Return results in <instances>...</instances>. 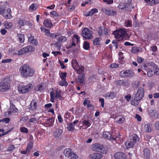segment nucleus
Instances as JSON below:
<instances>
[{
  "mask_svg": "<svg viewBox=\"0 0 159 159\" xmlns=\"http://www.w3.org/2000/svg\"><path fill=\"white\" fill-rule=\"evenodd\" d=\"M130 139L134 144L139 142V138L136 134H133L130 136L129 137Z\"/></svg>",
  "mask_w": 159,
  "mask_h": 159,
  "instance_id": "22",
  "label": "nucleus"
},
{
  "mask_svg": "<svg viewBox=\"0 0 159 159\" xmlns=\"http://www.w3.org/2000/svg\"><path fill=\"white\" fill-rule=\"evenodd\" d=\"M133 72L132 70H127L125 71H121L120 73V75L122 77L130 76L133 74Z\"/></svg>",
  "mask_w": 159,
  "mask_h": 159,
  "instance_id": "13",
  "label": "nucleus"
},
{
  "mask_svg": "<svg viewBox=\"0 0 159 159\" xmlns=\"http://www.w3.org/2000/svg\"><path fill=\"white\" fill-rule=\"evenodd\" d=\"M38 100L37 99H34L30 103L29 108V110L34 111L36 110L38 106Z\"/></svg>",
  "mask_w": 159,
  "mask_h": 159,
  "instance_id": "11",
  "label": "nucleus"
},
{
  "mask_svg": "<svg viewBox=\"0 0 159 159\" xmlns=\"http://www.w3.org/2000/svg\"><path fill=\"white\" fill-rule=\"evenodd\" d=\"M62 133V130L59 129H57L54 132L53 135L55 138H58L61 135Z\"/></svg>",
  "mask_w": 159,
  "mask_h": 159,
  "instance_id": "26",
  "label": "nucleus"
},
{
  "mask_svg": "<svg viewBox=\"0 0 159 159\" xmlns=\"http://www.w3.org/2000/svg\"><path fill=\"white\" fill-rule=\"evenodd\" d=\"M143 156L144 158L147 159L150 156V152L149 150L145 148L143 150Z\"/></svg>",
  "mask_w": 159,
  "mask_h": 159,
  "instance_id": "39",
  "label": "nucleus"
},
{
  "mask_svg": "<svg viewBox=\"0 0 159 159\" xmlns=\"http://www.w3.org/2000/svg\"><path fill=\"white\" fill-rule=\"evenodd\" d=\"M84 74H80L78 77V81L81 84H84Z\"/></svg>",
  "mask_w": 159,
  "mask_h": 159,
  "instance_id": "37",
  "label": "nucleus"
},
{
  "mask_svg": "<svg viewBox=\"0 0 159 159\" xmlns=\"http://www.w3.org/2000/svg\"><path fill=\"white\" fill-rule=\"evenodd\" d=\"M125 120V118L124 117H121L119 119L116 121V122L118 124H120L122 123Z\"/></svg>",
  "mask_w": 159,
  "mask_h": 159,
  "instance_id": "56",
  "label": "nucleus"
},
{
  "mask_svg": "<svg viewBox=\"0 0 159 159\" xmlns=\"http://www.w3.org/2000/svg\"><path fill=\"white\" fill-rule=\"evenodd\" d=\"M0 14L7 19H10L12 18L11 13V9L10 8L7 9L6 11L0 8Z\"/></svg>",
  "mask_w": 159,
  "mask_h": 159,
  "instance_id": "9",
  "label": "nucleus"
},
{
  "mask_svg": "<svg viewBox=\"0 0 159 159\" xmlns=\"http://www.w3.org/2000/svg\"><path fill=\"white\" fill-rule=\"evenodd\" d=\"M154 74V73L153 72V70H151L147 72L148 76L149 77L152 76Z\"/></svg>",
  "mask_w": 159,
  "mask_h": 159,
  "instance_id": "64",
  "label": "nucleus"
},
{
  "mask_svg": "<svg viewBox=\"0 0 159 159\" xmlns=\"http://www.w3.org/2000/svg\"><path fill=\"white\" fill-rule=\"evenodd\" d=\"M88 99V98H85L83 104L84 106L90 104V102Z\"/></svg>",
  "mask_w": 159,
  "mask_h": 159,
  "instance_id": "61",
  "label": "nucleus"
},
{
  "mask_svg": "<svg viewBox=\"0 0 159 159\" xmlns=\"http://www.w3.org/2000/svg\"><path fill=\"white\" fill-rule=\"evenodd\" d=\"M63 153L66 157L71 159H76L78 157L77 155L69 148L65 149Z\"/></svg>",
  "mask_w": 159,
  "mask_h": 159,
  "instance_id": "7",
  "label": "nucleus"
},
{
  "mask_svg": "<svg viewBox=\"0 0 159 159\" xmlns=\"http://www.w3.org/2000/svg\"><path fill=\"white\" fill-rule=\"evenodd\" d=\"M101 38H97L95 39L93 41V44L94 45H99L101 44Z\"/></svg>",
  "mask_w": 159,
  "mask_h": 159,
  "instance_id": "40",
  "label": "nucleus"
},
{
  "mask_svg": "<svg viewBox=\"0 0 159 159\" xmlns=\"http://www.w3.org/2000/svg\"><path fill=\"white\" fill-rule=\"evenodd\" d=\"M67 74L66 72H60L59 75L61 80H66Z\"/></svg>",
  "mask_w": 159,
  "mask_h": 159,
  "instance_id": "44",
  "label": "nucleus"
},
{
  "mask_svg": "<svg viewBox=\"0 0 159 159\" xmlns=\"http://www.w3.org/2000/svg\"><path fill=\"white\" fill-rule=\"evenodd\" d=\"M123 54V53L122 52H120L119 53V55L120 56L119 57V60L120 61V62L121 63H123V61L124 60V58L123 57H121Z\"/></svg>",
  "mask_w": 159,
  "mask_h": 159,
  "instance_id": "54",
  "label": "nucleus"
},
{
  "mask_svg": "<svg viewBox=\"0 0 159 159\" xmlns=\"http://www.w3.org/2000/svg\"><path fill=\"white\" fill-rule=\"evenodd\" d=\"M25 49H23V48L20 50H19L17 54L19 55H21L24 54V53H25Z\"/></svg>",
  "mask_w": 159,
  "mask_h": 159,
  "instance_id": "59",
  "label": "nucleus"
},
{
  "mask_svg": "<svg viewBox=\"0 0 159 159\" xmlns=\"http://www.w3.org/2000/svg\"><path fill=\"white\" fill-rule=\"evenodd\" d=\"M116 93L114 92H111L107 93L106 95V97L109 99H113L116 97Z\"/></svg>",
  "mask_w": 159,
  "mask_h": 159,
  "instance_id": "23",
  "label": "nucleus"
},
{
  "mask_svg": "<svg viewBox=\"0 0 159 159\" xmlns=\"http://www.w3.org/2000/svg\"><path fill=\"white\" fill-rule=\"evenodd\" d=\"M83 47L84 49L88 50L90 48L89 43L87 41H85L84 42Z\"/></svg>",
  "mask_w": 159,
  "mask_h": 159,
  "instance_id": "53",
  "label": "nucleus"
},
{
  "mask_svg": "<svg viewBox=\"0 0 159 159\" xmlns=\"http://www.w3.org/2000/svg\"><path fill=\"white\" fill-rule=\"evenodd\" d=\"M155 74L157 75L159 74V68H157V66L153 70Z\"/></svg>",
  "mask_w": 159,
  "mask_h": 159,
  "instance_id": "63",
  "label": "nucleus"
},
{
  "mask_svg": "<svg viewBox=\"0 0 159 159\" xmlns=\"http://www.w3.org/2000/svg\"><path fill=\"white\" fill-rule=\"evenodd\" d=\"M132 25V21L131 20L126 21L124 24V25L126 27H131Z\"/></svg>",
  "mask_w": 159,
  "mask_h": 159,
  "instance_id": "47",
  "label": "nucleus"
},
{
  "mask_svg": "<svg viewBox=\"0 0 159 159\" xmlns=\"http://www.w3.org/2000/svg\"><path fill=\"white\" fill-rule=\"evenodd\" d=\"M112 139L114 140L115 141H116L117 142H121L122 140L121 138L120 137V135L118 134H117L116 136H115L113 135Z\"/></svg>",
  "mask_w": 159,
  "mask_h": 159,
  "instance_id": "42",
  "label": "nucleus"
},
{
  "mask_svg": "<svg viewBox=\"0 0 159 159\" xmlns=\"http://www.w3.org/2000/svg\"><path fill=\"white\" fill-rule=\"evenodd\" d=\"M12 24L11 22L5 21L4 23V25L5 28L7 29H10L12 26Z\"/></svg>",
  "mask_w": 159,
  "mask_h": 159,
  "instance_id": "41",
  "label": "nucleus"
},
{
  "mask_svg": "<svg viewBox=\"0 0 159 159\" xmlns=\"http://www.w3.org/2000/svg\"><path fill=\"white\" fill-rule=\"evenodd\" d=\"M150 50L153 53H152V55H154V52H155L157 50V47L155 45H153L151 46Z\"/></svg>",
  "mask_w": 159,
  "mask_h": 159,
  "instance_id": "50",
  "label": "nucleus"
},
{
  "mask_svg": "<svg viewBox=\"0 0 159 159\" xmlns=\"http://www.w3.org/2000/svg\"><path fill=\"white\" fill-rule=\"evenodd\" d=\"M10 120L9 118H6L0 120V122H3L6 123H8Z\"/></svg>",
  "mask_w": 159,
  "mask_h": 159,
  "instance_id": "57",
  "label": "nucleus"
},
{
  "mask_svg": "<svg viewBox=\"0 0 159 159\" xmlns=\"http://www.w3.org/2000/svg\"><path fill=\"white\" fill-rule=\"evenodd\" d=\"M147 5L152 6L157 4L159 2V0H143Z\"/></svg>",
  "mask_w": 159,
  "mask_h": 159,
  "instance_id": "19",
  "label": "nucleus"
},
{
  "mask_svg": "<svg viewBox=\"0 0 159 159\" xmlns=\"http://www.w3.org/2000/svg\"><path fill=\"white\" fill-rule=\"evenodd\" d=\"M98 33L100 36L104 35H107L108 34L106 29L103 27H100L98 29Z\"/></svg>",
  "mask_w": 159,
  "mask_h": 159,
  "instance_id": "21",
  "label": "nucleus"
},
{
  "mask_svg": "<svg viewBox=\"0 0 159 159\" xmlns=\"http://www.w3.org/2000/svg\"><path fill=\"white\" fill-rule=\"evenodd\" d=\"M74 69L76 70L78 73L84 71V69L83 66H80L78 64Z\"/></svg>",
  "mask_w": 159,
  "mask_h": 159,
  "instance_id": "36",
  "label": "nucleus"
},
{
  "mask_svg": "<svg viewBox=\"0 0 159 159\" xmlns=\"http://www.w3.org/2000/svg\"><path fill=\"white\" fill-rule=\"evenodd\" d=\"M102 11L107 15L108 16H114L116 15L117 14V12L115 11L106 8H103L102 9Z\"/></svg>",
  "mask_w": 159,
  "mask_h": 159,
  "instance_id": "12",
  "label": "nucleus"
},
{
  "mask_svg": "<svg viewBox=\"0 0 159 159\" xmlns=\"http://www.w3.org/2000/svg\"><path fill=\"white\" fill-rule=\"evenodd\" d=\"M74 125L71 123L67 125V129L69 131H73L74 129Z\"/></svg>",
  "mask_w": 159,
  "mask_h": 159,
  "instance_id": "46",
  "label": "nucleus"
},
{
  "mask_svg": "<svg viewBox=\"0 0 159 159\" xmlns=\"http://www.w3.org/2000/svg\"><path fill=\"white\" fill-rule=\"evenodd\" d=\"M23 49H25V53H28L30 52L34 51L35 50V48L31 46H27L23 48Z\"/></svg>",
  "mask_w": 159,
  "mask_h": 159,
  "instance_id": "28",
  "label": "nucleus"
},
{
  "mask_svg": "<svg viewBox=\"0 0 159 159\" xmlns=\"http://www.w3.org/2000/svg\"><path fill=\"white\" fill-rule=\"evenodd\" d=\"M19 70L21 76L24 78L32 77L35 73L34 69L26 64L20 66Z\"/></svg>",
  "mask_w": 159,
  "mask_h": 159,
  "instance_id": "1",
  "label": "nucleus"
},
{
  "mask_svg": "<svg viewBox=\"0 0 159 159\" xmlns=\"http://www.w3.org/2000/svg\"><path fill=\"white\" fill-rule=\"evenodd\" d=\"M59 85L62 86H66L68 85V83L66 80H61L59 82Z\"/></svg>",
  "mask_w": 159,
  "mask_h": 159,
  "instance_id": "43",
  "label": "nucleus"
},
{
  "mask_svg": "<svg viewBox=\"0 0 159 159\" xmlns=\"http://www.w3.org/2000/svg\"><path fill=\"white\" fill-rule=\"evenodd\" d=\"M43 24L45 26L48 28H50L52 26L51 20L48 19L44 20Z\"/></svg>",
  "mask_w": 159,
  "mask_h": 159,
  "instance_id": "30",
  "label": "nucleus"
},
{
  "mask_svg": "<svg viewBox=\"0 0 159 159\" xmlns=\"http://www.w3.org/2000/svg\"><path fill=\"white\" fill-rule=\"evenodd\" d=\"M132 98H133L131 102V105L135 106H138L139 105V101L141 100L137 99L135 97H134V98L133 97Z\"/></svg>",
  "mask_w": 159,
  "mask_h": 159,
  "instance_id": "27",
  "label": "nucleus"
},
{
  "mask_svg": "<svg viewBox=\"0 0 159 159\" xmlns=\"http://www.w3.org/2000/svg\"><path fill=\"white\" fill-rule=\"evenodd\" d=\"M114 157L115 159H126L125 154L120 152L115 153L114 155Z\"/></svg>",
  "mask_w": 159,
  "mask_h": 159,
  "instance_id": "18",
  "label": "nucleus"
},
{
  "mask_svg": "<svg viewBox=\"0 0 159 159\" xmlns=\"http://www.w3.org/2000/svg\"><path fill=\"white\" fill-rule=\"evenodd\" d=\"M40 117L37 116L36 115L34 114L30 116V119L29 120V122L31 123H36L37 122Z\"/></svg>",
  "mask_w": 159,
  "mask_h": 159,
  "instance_id": "20",
  "label": "nucleus"
},
{
  "mask_svg": "<svg viewBox=\"0 0 159 159\" xmlns=\"http://www.w3.org/2000/svg\"><path fill=\"white\" fill-rule=\"evenodd\" d=\"M17 40L21 43H23L25 41L24 35L23 34L18 33L17 34Z\"/></svg>",
  "mask_w": 159,
  "mask_h": 159,
  "instance_id": "25",
  "label": "nucleus"
},
{
  "mask_svg": "<svg viewBox=\"0 0 159 159\" xmlns=\"http://www.w3.org/2000/svg\"><path fill=\"white\" fill-rule=\"evenodd\" d=\"M36 9L37 5L34 3L31 5L29 7V9L31 11H35L36 10Z\"/></svg>",
  "mask_w": 159,
  "mask_h": 159,
  "instance_id": "49",
  "label": "nucleus"
},
{
  "mask_svg": "<svg viewBox=\"0 0 159 159\" xmlns=\"http://www.w3.org/2000/svg\"><path fill=\"white\" fill-rule=\"evenodd\" d=\"M32 85L29 84L27 85H20L18 87V90L19 93H25L29 92L31 89Z\"/></svg>",
  "mask_w": 159,
  "mask_h": 159,
  "instance_id": "8",
  "label": "nucleus"
},
{
  "mask_svg": "<svg viewBox=\"0 0 159 159\" xmlns=\"http://www.w3.org/2000/svg\"><path fill=\"white\" fill-rule=\"evenodd\" d=\"M125 145L127 148H132L134 145L130 140L125 142Z\"/></svg>",
  "mask_w": 159,
  "mask_h": 159,
  "instance_id": "31",
  "label": "nucleus"
},
{
  "mask_svg": "<svg viewBox=\"0 0 159 159\" xmlns=\"http://www.w3.org/2000/svg\"><path fill=\"white\" fill-rule=\"evenodd\" d=\"M103 137L109 140H111L113 135H111L109 132H104L103 134Z\"/></svg>",
  "mask_w": 159,
  "mask_h": 159,
  "instance_id": "38",
  "label": "nucleus"
},
{
  "mask_svg": "<svg viewBox=\"0 0 159 159\" xmlns=\"http://www.w3.org/2000/svg\"><path fill=\"white\" fill-rule=\"evenodd\" d=\"M113 34L116 39L118 41L125 39L129 36L125 29H120L118 31H114Z\"/></svg>",
  "mask_w": 159,
  "mask_h": 159,
  "instance_id": "2",
  "label": "nucleus"
},
{
  "mask_svg": "<svg viewBox=\"0 0 159 159\" xmlns=\"http://www.w3.org/2000/svg\"><path fill=\"white\" fill-rule=\"evenodd\" d=\"M15 148V147L13 145H11L7 148V151L9 152H11L14 150Z\"/></svg>",
  "mask_w": 159,
  "mask_h": 159,
  "instance_id": "58",
  "label": "nucleus"
},
{
  "mask_svg": "<svg viewBox=\"0 0 159 159\" xmlns=\"http://www.w3.org/2000/svg\"><path fill=\"white\" fill-rule=\"evenodd\" d=\"M82 36L85 39H89L93 38V32L87 28H84L82 31Z\"/></svg>",
  "mask_w": 159,
  "mask_h": 159,
  "instance_id": "6",
  "label": "nucleus"
},
{
  "mask_svg": "<svg viewBox=\"0 0 159 159\" xmlns=\"http://www.w3.org/2000/svg\"><path fill=\"white\" fill-rule=\"evenodd\" d=\"M78 64V62L75 59H73L71 61V65L74 69Z\"/></svg>",
  "mask_w": 159,
  "mask_h": 159,
  "instance_id": "51",
  "label": "nucleus"
},
{
  "mask_svg": "<svg viewBox=\"0 0 159 159\" xmlns=\"http://www.w3.org/2000/svg\"><path fill=\"white\" fill-rule=\"evenodd\" d=\"M81 120L83 125L85 126L86 127V128L90 126L91 124V122L89 120L83 119Z\"/></svg>",
  "mask_w": 159,
  "mask_h": 159,
  "instance_id": "32",
  "label": "nucleus"
},
{
  "mask_svg": "<svg viewBox=\"0 0 159 159\" xmlns=\"http://www.w3.org/2000/svg\"><path fill=\"white\" fill-rule=\"evenodd\" d=\"M10 88L9 80L5 79L2 80L0 83V91L6 92Z\"/></svg>",
  "mask_w": 159,
  "mask_h": 159,
  "instance_id": "4",
  "label": "nucleus"
},
{
  "mask_svg": "<svg viewBox=\"0 0 159 159\" xmlns=\"http://www.w3.org/2000/svg\"><path fill=\"white\" fill-rule=\"evenodd\" d=\"M144 89L142 87H140L138 89L136 93L134 95V97L138 99L141 100L144 96Z\"/></svg>",
  "mask_w": 159,
  "mask_h": 159,
  "instance_id": "10",
  "label": "nucleus"
},
{
  "mask_svg": "<svg viewBox=\"0 0 159 159\" xmlns=\"http://www.w3.org/2000/svg\"><path fill=\"white\" fill-rule=\"evenodd\" d=\"M57 39V41H58L59 42L61 43H63L66 40V38L65 36H62Z\"/></svg>",
  "mask_w": 159,
  "mask_h": 159,
  "instance_id": "48",
  "label": "nucleus"
},
{
  "mask_svg": "<svg viewBox=\"0 0 159 159\" xmlns=\"http://www.w3.org/2000/svg\"><path fill=\"white\" fill-rule=\"evenodd\" d=\"M119 8L123 9L125 8L126 11H130L131 10L132 6L129 4H127L125 5V3H122L120 4L118 6Z\"/></svg>",
  "mask_w": 159,
  "mask_h": 159,
  "instance_id": "15",
  "label": "nucleus"
},
{
  "mask_svg": "<svg viewBox=\"0 0 159 159\" xmlns=\"http://www.w3.org/2000/svg\"><path fill=\"white\" fill-rule=\"evenodd\" d=\"M142 51V48L140 47H134L132 48L131 52L133 53L140 52Z\"/></svg>",
  "mask_w": 159,
  "mask_h": 159,
  "instance_id": "29",
  "label": "nucleus"
},
{
  "mask_svg": "<svg viewBox=\"0 0 159 159\" xmlns=\"http://www.w3.org/2000/svg\"><path fill=\"white\" fill-rule=\"evenodd\" d=\"M54 120V118L52 117L46 120L45 122L48 126H52L53 125Z\"/></svg>",
  "mask_w": 159,
  "mask_h": 159,
  "instance_id": "24",
  "label": "nucleus"
},
{
  "mask_svg": "<svg viewBox=\"0 0 159 159\" xmlns=\"http://www.w3.org/2000/svg\"><path fill=\"white\" fill-rule=\"evenodd\" d=\"M45 87L44 84H40L38 85L35 88V90L37 91H43L45 89Z\"/></svg>",
  "mask_w": 159,
  "mask_h": 159,
  "instance_id": "33",
  "label": "nucleus"
},
{
  "mask_svg": "<svg viewBox=\"0 0 159 159\" xmlns=\"http://www.w3.org/2000/svg\"><path fill=\"white\" fill-rule=\"evenodd\" d=\"M92 150L94 151L99 152L102 153H106L107 151L105 150L102 145L98 143H95L93 144L91 146Z\"/></svg>",
  "mask_w": 159,
  "mask_h": 159,
  "instance_id": "5",
  "label": "nucleus"
},
{
  "mask_svg": "<svg viewBox=\"0 0 159 159\" xmlns=\"http://www.w3.org/2000/svg\"><path fill=\"white\" fill-rule=\"evenodd\" d=\"M102 157V155L99 152H94L89 155L91 159H101Z\"/></svg>",
  "mask_w": 159,
  "mask_h": 159,
  "instance_id": "16",
  "label": "nucleus"
},
{
  "mask_svg": "<svg viewBox=\"0 0 159 159\" xmlns=\"http://www.w3.org/2000/svg\"><path fill=\"white\" fill-rule=\"evenodd\" d=\"M79 39V37L78 35L76 34L74 35L72 38L71 44L68 48H71L73 46H75V44L77 43L80 41Z\"/></svg>",
  "mask_w": 159,
  "mask_h": 159,
  "instance_id": "14",
  "label": "nucleus"
},
{
  "mask_svg": "<svg viewBox=\"0 0 159 159\" xmlns=\"http://www.w3.org/2000/svg\"><path fill=\"white\" fill-rule=\"evenodd\" d=\"M149 65V66L150 67V69L151 70L154 69V68L157 66L155 64V63L152 62H150Z\"/></svg>",
  "mask_w": 159,
  "mask_h": 159,
  "instance_id": "55",
  "label": "nucleus"
},
{
  "mask_svg": "<svg viewBox=\"0 0 159 159\" xmlns=\"http://www.w3.org/2000/svg\"><path fill=\"white\" fill-rule=\"evenodd\" d=\"M8 3L6 2H1L0 3V8L4 9L8 6Z\"/></svg>",
  "mask_w": 159,
  "mask_h": 159,
  "instance_id": "45",
  "label": "nucleus"
},
{
  "mask_svg": "<svg viewBox=\"0 0 159 159\" xmlns=\"http://www.w3.org/2000/svg\"><path fill=\"white\" fill-rule=\"evenodd\" d=\"M55 45L57 48V50H59L61 49V43L60 42H59L58 41H57V42L55 43Z\"/></svg>",
  "mask_w": 159,
  "mask_h": 159,
  "instance_id": "52",
  "label": "nucleus"
},
{
  "mask_svg": "<svg viewBox=\"0 0 159 159\" xmlns=\"http://www.w3.org/2000/svg\"><path fill=\"white\" fill-rule=\"evenodd\" d=\"M98 10L96 8H94L90 10L88 14H86L85 16L87 17L88 16H91L93 14L97 13L98 12Z\"/></svg>",
  "mask_w": 159,
  "mask_h": 159,
  "instance_id": "35",
  "label": "nucleus"
},
{
  "mask_svg": "<svg viewBox=\"0 0 159 159\" xmlns=\"http://www.w3.org/2000/svg\"><path fill=\"white\" fill-rule=\"evenodd\" d=\"M50 14L54 17H57L59 16L58 14L54 11H53L51 12Z\"/></svg>",
  "mask_w": 159,
  "mask_h": 159,
  "instance_id": "62",
  "label": "nucleus"
},
{
  "mask_svg": "<svg viewBox=\"0 0 159 159\" xmlns=\"http://www.w3.org/2000/svg\"><path fill=\"white\" fill-rule=\"evenodd\" d=\"M54 91L56 93L55 96L54 92L53 89L50 92L51 101L52 102H54L55 98H57L61 100L63 99V98L61 96V90L56 88L55 89Z\"/></svg>",
  "mask_w": 159,
  "mask_h": 159,
  "instance_id": "3",
  "label": "nucleus"
},
{
  "mask_svg": "<svg viewBox=\"0 0 159 159\" xmlns=\"http://www.w3.org/2000/svg\"><path fill=\"white\" fill-rule=\"evenodd\" d=\"M18 109L14 105H11L10 108L8 111L6 112V115L8 116L10 115L11 113L17 112Z\"/></svg>",
  "mask_w": 159,
  "mask_h": 159,
  "instance_id": "17",
  "label": "nucleus"
},
{
  "mask_svg": "<svg viewBox=\"0 0 159 159\" xmlns=\"http://www.w3.org/2000/svg\"><path fill=\"white\" fill-rule=\"evenodd\" d=\"M155 129L158 130H159V120L156 122L154 123Z\"/></svg>",
  "mask_w": 159,
  "mask_h": 159,
  "instance_id": "60",
  "label": "nucleus"
},
{
  "mask_svg": "<svg viewBox=\"0 0 159 159\" xmlns=\"http://www.w3.org/2000/svg\"><path fill=\"white\" fill-rule=\"evenodd\" d=\"M144 129L146 132H150L152 131L151 125L150 124H147L145 125Z\"/></svg>",
  "mask_w": 159,
  "mask_h": 159,
  "instance_id": "34",
  "label": "nucleus"
}]
</instances>
